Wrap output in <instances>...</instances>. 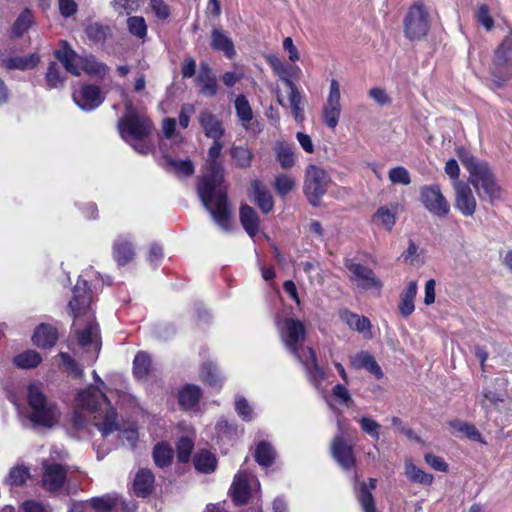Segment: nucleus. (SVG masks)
Returning <instances> with one entry per match:
<instances>
[{"label":"nucleus","instance_id":"nucleus-34","mask_svg":"<svg viewBox=\"0 0 512 512\" xmlns=\"http://www.w3.org/2000/svg\"><path fill=\"white\" fill-rule=\"evenodd\" d=\"M200 380L207 386L220 392L224 384V377L218 368L211 362L203 363L200 369Z\"/></svg>","mask_w":512,"mask_h":512},{"label":"nucleus","instance_id":"nucleus-2","mask_svg":"<svg viewBox=\"0 0 512 512\" xmlns=\"http://www.w3.org/2000/svg\"><path fill=\"white\" fill-rule=\"evenodd\" d=\"M92 290L87 280L79 278L72 290L68 303L69 314L74 319V326L83 324L82 328L73 330L77 343L81 347L92 344L100 336V327L92 310Z\"/></svg>","mask_w":512,"mask_h":512},{"label":"nucleus","instance_id":"nucleus-21","mask_svg":"<svg viewBox=\"0 0 512 512\" xmlns=\"http://www.w3.org/2000/svg\"><path fill=\"white\" fill-rule=\"evenodd\" d=\"M155 475L149 468L139 469L134 477L132 490L138 498H148L154 491Z\"/></svg>","mask_w":512,"mask_h":512},{"label":"nucleus","instance_id":"nucleus-52","mask_svg":"<svg viewBox=\"0 0 512 512\" xmlns=\"http://www.w3.org/2000/svg\"><path fill=\"white\" fill-rule=\"evenodd\" d=\"M65 79L66 78L62 75L57 63L54 61L50 62L45 74L47 88L56 89L62 87L64 85Z\"/></svg>","mask_w":512,"mask_h":512},{"label":"nucleus","instance_id":"nucleus-16","mask_svg":"<svg viewBox=\"0 0 512 512\" xmlns=\"http://www.w3.org/2000/svg\"><path fill=\"white\" fill-rule=\"evenodd\" d=\"M455 208L466 217H471L476 212L477 202L467 182L457 181L454 183Z\"/></svg>","mask_w":512,"mask_h":512},{"label":"nucleus","instance_id":"nucleus-59","mask_svg":"<svg viewBox=\"0 0 512 512\" xmlns=\"http://www.w3.org/2000/svg\"><path fill=\"white\" fill-rule=\"evenodd\" d=\"M274 188L281 197H285L295 188V181L292 177L281 174L275 178Z\"/></svg>","mask_w":512,"mask_h":512},{"label":"nucleus","instance_id":"nucleus-43","mask_svg":"<svg viewBox=\"0 0 512 512\" xmlns=\"http://www.w3.org/2000/svg\"><path fill=\"white\" fill-rule=\"evenodd\" d=\"M255 461L262 467H270L275 462L276 451L266 440L258 442L254 452Z\"/></svg>","mask_w":512,"mask_h":512},{"label":"nucleus","instance_id":"nucleus-56","mask_svg":"<svg viewBox=\"0 0 512 512\" xmlns=\"http://www.w3.org/2000/svg\"><path fill=\"white\" fill-rule=\"evenodd\" d=\"M30 477L29 468L26 466H15L11 468L8 475V482L12 486H23Z\"/></svg>","mask_w":512,"mask_h":512},{"label":"nucleus","instance_id":"nucleus-36","mask_svg":"<svg viewBox=\"0 0 512 512\" xmlns=\"http://www.w3.org/2000/svg\"><path fill=\"white\" fill-rule=\"evenodd\" d=\"M175 451L167 441L158 442L152 452L154 464L161 469L169 467L174 459Z\"/></svg>","mask_w":512,"mask_h":512},{"label":"nucleus","instance_id":"nucleus-8","mask_svg":"<svg viewBox=\"0 0 512 512\" xmlns=\"http://www.w3.org/2000/svg\"><path fill=\"white\" fill-rule=\"evenodd\" d=\"M333 459L344 470H351L356 466L355 440L338 424V432L330 444Z\"/></svg>","mask_w":512,"mask_h":512},{"label":"nucleus","instance_id":"nucleus-40","mask_svg":"<svg viewBox=\"0 0 512 512\" xmlns=\"http://www.w3.org/2000/svg\"><path fill=\"white\" fill-rule=\"evenodd\" d=\"M4 66L9 70H29L38 66L40 57L36 53L28 56H13L3 61Z\"/></svg>","mask_w":512,"mask_h":512},{"label":"nucleus","instance_id":"nucleus-51","mask_svg":"<svg viewBox=\"0 0 512 512\" xmlns=\"http://www.w3.org/2000/svg\"><path fill=\"white\" fill-rule=\"evenodd\" d=\"M194 442L188 436H181L176 442V457L179 463L186 464L191 459Z\"/></svg>","mask_w":512,"mask_h":512},{"label":"nucleus","instance_id":"nucleus-26","mask_svg":"<svg viewBox=\"0 0 512 512\" xmlns=\"http://www.w3.org/2000/svg\"><path fill=\"white\" fill-rule=\"evenodd\" d=\"M251 189L254 194L253 202L261 212L263 214L272 212L274 209V199L267 187L259 179H254L251 181Z\"/></svg>","mask_w":512,"mask_h":512},{"label":"nucleus","instance_id":"nucleus-44","mask_svg":"<svg viewBox=\"0 0 512 512\" xmlns=\"http://www.w3.org/2000/svg\"><path fill=\"white\" fill-rule=\"evenodd\" d=\"M133 375L137 380L146 379L152 370V359L145 351H139L133 360Z\"/></svg>","mask_w":512,"mask_h":512},{"label":"nucleus","instance_id":"nucleus-53","mask_svg":"<svg viewBox=\"0 0 512 512\" xmlns=\"http://www.w3.org/2000/svg\"><path fill=\"white\" fill-rule=\"evenodd\" d=\"M85 33L89 40L94 43H103L106 41L108 35L110 34V27L107 25H103L100 23H91L86 29Z\"/></svg>","mask_w":512,"mask_h":512},{"label":"nucleus","instance_id":"nucleus-63","mask_svg":"<svg viewBox=\"0 0 512 512\" xmlns=\"http://www.w3.org/2000/svg\"><path fill=\"white\" fill-rule=\"evenodd\" d=\"M476 20L484 26L487 31H490L494 27V20L490 15V9L487 4H481L476 12Z\"/></svg>","mask_w":512,"mask_h":512},{"label":"nucleus","instance_id":"nucleus-6","mask_svg":"<svg viewBox=\"0 0 512 512\" xmlns=\"http://www.w3.org/2000/svg\"><path fill=\"white\" fill-rule=\"evenodd\" d=\"M117 128L121 138L129 142V138L133 140L148 138L154 125L149 117L138 113L132 104H128L124 116L117 123Z\"/></svg>","mask_w":512,"mask_h":512},{"label":"nucleus","instance_id":"nucleus-46","mask_svg":"<svg viewBox=\"0 0 512 512\" xmlns=\"http://www.w3.org/2000/svg\"><path fill=\"white\" fill-rule=\"evenodd\" d=\"M119 497L116 494H104L92 497L88 502L97 512H112L119 504Z\"/></svg>","mask_w":512,"mask_h":512},{"label":"nucleus","instance_id":"nucleus-64","mask_svg":"<svg viewBox=\"0 0 512 512\" xmlns=\"http://www.w3.org/2000/svg\"><path fill=\"white\" fill-rule=\"evenodd\" d=\"M235 410L242 420L249 422L253 419V410L244 397L236 399Z\"/></svg>","mask_w":512,"mask_h":512},{"label":"nucleus","instance_id":"nucleus-55","mask_svg":"<svg viewBox=\"0 0 512 512\" xmlns=\"http://www.w3.org/2000/svg\"><path fill=\"white\" fill-rule=\"evenodd\" d=\"M117 413L111 408L110 411L106 413L101 423L96 424V427L101 432L103 437H106L113 433L114 431L119 430V425L116 421Z\"/></svg>","mask_w":512,"mask_h":512},{"label":"nucleus","instance_id":"nucleus-60","mask_svg":"<svg viewBox=\"0 0 512 512\" xmlns=\"http://www.w3.org/2000/svg\"><path fill=\"white\" fill-rule=\"evenodd\" d=\"M359 424L362 431L368 434L373 440L378 441L380 439V428L381 425L374 419L363 416L359 419Z\"/></svg>","mask_w":512,"mask_h":512},{"label":"nucleus","instance_id":"nucleus-20","mask_svg":"<svg viewBox=\"0 0 512 512\" xmlns=\"http://www.w3.org/2000/svg\"><path fill=\"white\" fill-rule=\"evenodd\" d=\"M266 60L274 74H276L289 89L297 87L293 78H297L298 74L301 72L298 66L282 62L274 55L268 56Z\"/></svg>","mask_w":512,"mask_h":512},{"label":"nucleus","instance_id":"nucleus-47","mask_svg":"<svg viewBox=\"0 0 512 512\" xmlns=\"http://www.w3.org/2000/svg\"><path fill=\"white\" fill-rule=\"evenodd\" d=\"M230 155L235 166L241 169L249 168L254 158L253 152L246 146H232Z\"/></svg>","mask_w":512,"mask_h":512},{"label":"nucleus","instance_id":"nucleus-61","mask_svg":"<svg viewBox=\"0 0 512 512\" xmlns=\"http://www.w3.org/2000/svg\"><path fill=\"white\" fill-rule=\"evenodd\" d=\"M389 180L392 184L409 185L411 177L408 170L403 166H396L389 170Z\"/></svg>","mask_w":512,"mask_h":512},{"label":"nucleus","instance_id":"nucleus-14","mask_svg":"<svg viewBox=\"0 0 512 512\" xmlns=\"http://www.w3.org/2000/svg\"><path fill=\"white\" fill-rule=\"evenodd\" d=\"M74 103L83 111L90 112L98 108L105 100L98 85L92 83H84L73 92Z\"/></svg>","mask_w":512,"mask_h":512},{"label":"nucleus","instance_id":"nucleus-28","mask_svg":"<svg viewBox=\"0 0 512 512\" xmlns=\"http://www.w3.org/2000/svg\"><path fill=\"white\" fill-rule=\"evenodd\" d=\"M100 399H102L103 401H105L108 404L110 403L107 395L95 387L81 390L78 392V394L76 396V400H77L78 404L82 408H84L92 413H94L98 410L99 405H100Z\"/></svg>","mask_w":512,"mask_h":512},{"label":"nucleus","instance_id":"nucleus-33","mask_svg":"<svg viewBox=\"0 0 512 512\" xmlns=\"http://www.w3.org/2000/svg\"><path fill=\"white\" fill-rule=\"evenodd\" d=\"M202 398V390L195 384H186L178 392V404L184 410L197 406Z\"/></svg>","mask_w":512,"mask_h":512},{"label":"nucleus","instance_id":"nucleus-5","mask_svg":"<svg viewBox=\"0 0 512 512\" xmlns=\"http://www.w3.org/2000/svg\"><path fill=\"white\" fill-rule=\"evenodd\" d=\"M31 408L30 420L34 425L52 428L58 421L59 410L54 402H48L46 395L36 385H29L27 395Z\"/></svg>","mask_w":512,"mask_h":512},{"label":"nucleus","instance_id":"nucleus-50","mask_svg":"<svg viewBox=\"0 0 512 512\" xmlns=\"http://www.w3.org/2000/svg\"><path fill=\"white\" fill-rule=\"evenodd\" d=\"M289 102H290L291 113H292V116L294 117L295 121L297 123H303V121L305 120L304 103H303L302 95L297 87L290 89Z\"/></svg>","mask_w":512,"mask_h":512},{"label":"nucleus","instance_id":"nucleus-10","mask_svg":"<svg viewBox=\"0 0 512 512\" xmlns=\"http://www.w3.org/2000/svg\"><path fill=\"white\" fill-rule=\"evenodd\" d=\"M41 466L42 488L53 494L61 492L68 480V467L61 463L52 462L48 459L43 460Z\"/></svg>","mask_w":512,"mask_h":512},{"label":"nucleus","instance_id":"nucleus-23","mask_svg":"<svg viewBox=\"0 0 512 512\" xmlns=\"http://www.w3.org/2000/svg\"><path fill=\"white\" fill-rule=\"evenodd\" d=\"M199 124L204 134L210 139H222L225 134V128L221 120L211 111L204 109L199 114Z\"/></svg>","mask_w":512,"mask_h":512},{"label":"nucleus","instance_id":"nucleus-19","mask_svg":"<svg viewBox=\"0 0 512 512\" xmlns=\"http://www.w3.org/2000/svg\"><path fill=\"white\" fill-rule=\"evenodd\" d=\"M303 364L309 380L319 386L327 377L325 370L319 365L316 353L313 348L307 347L303 354L296 356Z\"/></svg>","mask_w":512,"mask_h":512},{"label":"nucleus","instance_id":"nucleus-18","mask_svg":"<svg viewBox=\"0 0 512 512\" xmlns=\"http://www.w3.org/2000/svg\"><path fill=\"white\" fill-rule=\"evenodd\" d=\"M490 71L499 86L512 79V55L495 50Z\"/></svg>","mask_w":512,"mask_h":512},{"label":"nucleus","instance_id":"nucleus-39","mask_svg":"<svg viewBox=\"0 0 512 512\" xmlns=\"http://www.w3.org/2000/svg\"><path fill=\"white\" fill-rule=\"evenodd\" d=\"M417 295V283L410 281L406 288L400 294L399 313L404 317H409L415 310L414 300Z\"/></svg>","mask_w":512,"mask_h":512},{"label":"nucleus","instance_id":"nucleus-17","mask_svg":"<svg viewBox=\"0 0 512 512\" xmlns=\"http://www.w3.org/2000/svg\"><path fill=\"white\" fill-rule=\"evenodd\" d=\"M234 106L236 115L242 122V126L245 130L254 134H259L263 131V124L259 120H253V110L245 95H238L235 99Z\"/></svg>","mask_w":512,"mask_h":512},{"label":"nucleus","instance_id":"nucleus-32","mask_svg":"<svg viewBox=\"0 0 512 512\" xmlns=\"http://www.w3.org/2000/svg\"><path fill=\"white\" fill-rule=\"evenodd\" d=\"M239 220L245 230L250 236L254 237L259 232L260 219L257 212L248 204H241L239 209Z\"/></svg>","mask_w":512,"mask_h":512},{"label":"nucleus","instance_id":"nucleus-29","mask_svg":"<svg viewBox=\"0 0 512 512\" xmlns=\"http://www.w3.org/2000/svg\"><path fill=\"white\" fill-rule=\"evenodd\" d=\"M229 495L236 506L246 505L251 498V487L248 480L241 475H235Z\"/></svg>","mask_w":512,"mask_h":512},{"label":"nucleus","instance_id":"nucleus-11","mask_svg":"<svg viewBox=\"0 0 512 512\" xmlns=\"http://www.w3.org/2000/svg\"><path fill=\"white\" fill-rule=\"evenodd\" d=\"M341 111L340 84L336 79H332L327 99L322 107L321 117L323 124L334 130L339 123Z\"/></svg>","mask_w":512,"mask_h":512},{"label":"nucleus","instance_id":"nucleus-42","mask_svg":"<svg viewBox=\"0 0 512 512\" xmlns=\"http://www.w3.org/2000/svg\"><path fill=\"white\" fill-rule=\"evenodd\" d=\"M449 427L452 429V433L464 434L468 439L480 443H486L479 430L472 423L462 421L460 419H453L448 422Z\"/></svg>","mask_w":512,"mask_h":512},{"label":"nucleus","instance_id":"nucleus-41","mask_svg":"<svg viewBox=\"0 0 512 512\" xmlns=\"http://www.w3.org/2000/svg\"><path fill=\"white\" fill-rule=\"evenodd\" d=\"M377 480L375 478H369L368 484L363 482L360 485L357 499L364 512H376V504L371 490L376 488Z\"/></svg>","mask_w":512,"mask_h":512},{"label":"nucleus","instance_id":"nucleus-35","mask_svg":"<svg viewBox=\"0 0 512 512\" xmlns=\"http://www.w3.org/2000/svg\"><path fill=\"white\" fill-rule=\"evenodd\" d=\"M193 466L200 473L210 474L217 468V458L209 450L200 449L193 456Z\"/></svg>","mask_w":512,"mask_h":512},{"label":"nucleus","instance_id":"nucleus-31","mask_svg":"<svg viewBox=\"0 0 512 512\" xmlns=\"http://www.w3.org/2000/svg\"><path fill=\"white\" fill-rule=\"evenodd\" d=\"M351 364L356 370L366 369L376 379L380 380L384 377V373L375 358L367 351L357 353L352 359Z\"/></svg>","mask_w":512,"mask_h":512},{"label":"nucleus","instance_id":"nucleus-1","mask_svg":"<svg viewBox=\"0 0 512 512\" xmlns=\"http://www.w3.org/2000/svg\"><path fill=\"white\" fill-rule=\"evenodd\" d=\"M224 144L222 139H214L208 149L204 172L197 180L196 190L203 206L210 212L214 221L224 231H231V208L225 180V168L221 160Z\"/></svg>","mask_w":512,"mask_h":512},{"label":"nucleus","instance_id":"nucleus-22","mask_svg":"<svg viewBox=\"0 0 512 512\" xmlns=\"http://www.w3.org/2000/svg\"><path fill=\"white\" fill-rule=\"evenodd\" d=\"M210 47L212 50L222 52L228 59L236 55V50L232 38L228 32L222 28H213L210 36Z\"/></svg>","mask_w":512,"mask_h":512},{"label":"nucleus","instance_id":"nucleus-38","mask_svg":"<svg viewBox=\"0 0 512 512\" xmlns=\"http://www.w3.org/2000/svg\"><path fill=\"white\" fill-rule=\"evenodd\" d=\"M164 160V169L168 172L172 171L179 177H190L195 172L194 163L189 158L185 160H175L171 156L165 154Z\"/></svg>","mask_w":512,"mask_h":512},{"label":"nucleus","instance_id":"nucleus-15","mask_svg":"<svg viewBox=\"0 0 512 512\" xmlns=\"http://www.w3.org/2000/svg\"><path fill=\"white\" fill-rule=\"evenodd\" d=\"M284 342L287 348L295 355L299 356L300 347L306 339L305 324L296 318H286L284 321Z\"/></svg>","mask_w":512,"mask_h":512},{"label":"nucleus","instance_id":"nucleus-45","mask_svg":"<svg viewBox=\"0 0 512 512\" xmlns=\"http://www.w3.org/2000/svg\"><path fill=\"white\" fill-rule=\"evenodd\" d=\"M275 155L280 166L283 169H290L295 165V153L293 147L284 142L278 141L275 145Z\"/></svg>","mask_w":512,"mask_h":512},{"label":"nucleus","instance_id":"nucleus-9","mask_svg":"<svg viewBox=\"0 0 512 512\" xmlns=\"http://www.w3.org/2000/svg\"><path fill=\"white\" fill-rule=\"evenodd\" d=\"M331 177L326 170L317 166L309 165L306 169L304 181V193L312 206H318L321 198L328 190Z\"/></svg>","mask_w":512,"mask_h":512},{"label":"nucleus","instance_id":"nucleus-13","mask_svg":"<svg viewBox=\"0 0 512 512\" xmlns=\"http://www.w3.org/2000/svg\"><path fill=\"white\" fill-rule=\"evenodd\" d=\"M344 266L350 272V280L355 282L363 290L377 289L383 287L382 281L376 276L374 271L360 263H355L351 259H344Z\"/></svg>","mask_w":512,"mask_h":512},{"label":"nucleus","instance_id":"nucleus-24","mask_svg":"<svg viewBox=\"0 0 512 512\" xmlns=\"http://www.w3.org/2000/svg\"><path fill=\"white\" fill-rule=\"evenodd\" d=\"M339 316L351 329L363 334L366 339L372 338V324L368 317L360 316L348 309L341 310Z\"/></svg>","mask_w":512,"mask_h":512},{"label":"nucleus","instance_id":"nucleus-3","mask_svg":"<svg viewBox=\"0 0 512 512\" xmlns=\"http://www.w3.org/2000/svg\"><path fill=\"white\" fill-rule=\"evenodd\" d=\"M456 155L469 173L467 183L474 187L478 196L487 197L491 202L499 200L502 189L488 162L479 160L464 146L456 148Z\"/></svg>","mask_w":512,"mask_h":512},{"label":"nucleus","instance_id":"nucleus-4","mask_svg":"<svg viewBox=\"0 0 512 512\" xmlns=\"http://www.w3.org/2000/svg\"><path fill=\"white\" fill-rule=\"evenodd\" d=\"M60 44L61 48L54 51V56L68 73L78 77L83 71L90 77L99 79L106 77L109 67L99 61L95 55H78L66 40H61Z\"/></svg>","mask_w":512,"mask_h":512},{"label":"nucleus","instance_id":"nucleus-12","mask_svg":"<svg viewBox=\"0 0 512 512\" xmlns=\"http://www.w3.org/2000/svg\"><path fill=\"white\" fill-rule=\"evenodd\" d=\"M420 201L425 209L434 216L443 218L450 212V205L441 192L439 185H426L420 189Z\"/></svg>","mask_w":512,"mask_h":512},{"label":"nucleus","instance_id":"nucleus-62","mask_svg":"<svg viewBox=\"0 0 512 512\" xmlns=\"http://www.w3.org/2000/svg\"><path fill=\"white\" fill-rule=\"evenodd\" d=\"M216 432L219 436L231 439L237 435V425L229 422L226 419H220L215 426Z\"/></svg>","mask_w":512,"mask_h":512},{"label":"nucleus","instance_id":"nucleus-25","mask_svg":"<svg viewBox=\"0 0 512 512\" xmlns=\"http://www.w3.org/2000/svg\"><path fill=\"white\" fill-rule=\"evenodd\" d=\"M196 83L200 86V94L210 98H213L217 95V79L211 67L207 63L200 64V73L196 78Z\"/></svg>","mask_w":512,"mask_h":512},{"label":"nucleus","instance_id":"nucleus-54","mask_svg":"<svg viewBox=\"0 0 512 512\" xmlns=\"http://www.w3.org/2000/svg\"><path fill=\"white\" fill-rule=\"evenodd\" d=\"M373 221L391 230L396 223V215L388 207L381 206L374 213Z\"/></svg>","mask_w":512,"mask_h":512},{"label":"nucleus","instance_id":"nucleus-58","mask_svg":"<svg viewBox=\"0 0 512 512\" xmlns=\"http://www.w3.org/2000/svg\"><path fill=\"white\" fill-rule=\"evenodd\" d=\"M59 357L61 359L62 365L64 366L66 372L71 374L74 378L80 379L83 377V369L79 366V364L75 361V359L66 352H60Z\"/></svg>","mask_w":512,"mask_h":512},{"label":"nucleus","instance_id":"nucleus-27","mask_svg":"<svg viewBox=\"0 0 512 512\" xmlns=\"http://www.w3.org/2000/svg\"><path fill=\"white\" fill-rule=\"evenodd\" d=\"M59 338L58 330L56 327L42 323L36 327L32 341L34 345L42 349H49L55 346Z\"/></svg>","mask_w":512,"mask_h":512},{"label":"nucleus","instance_id":"nucleus-30","mask_svg":"<svg viewBox=\"0 0 512 512\" xmlns=\"http://www.w3.org/2000/svg\"><path fill=\"white\" fill-rule=\"evenodd\" d=\"M35 24V17L30 8H24L9 30L11 39L22 38Z\"/></svg>","mask_w":512,"mask_h":512},{"label":"nucleus","instance_id":"nucleus-57","mask_svg":"<svg viewBox=\"0 0 512 512\" xmlns=\"http://www.w3.org/2000/svg\"><path fill=\"white\" fill-rule=\"evenodd\" d=\"M129 32L137 38L143 39L147 36V25L141 16H131L127 19Z\"/></svg>","mask_w":512,"mask_h":512},{"label":"nucleus","instance_id":"nucleus-37","mask_svg":"<svg viewBox=\"0 0 512 512\" xmlns=\"http://www.w3.org/2000/svg\"><path fill=\"white\" fill-rule=\"evenodd\" d=\"M112 254L119 266H125L134 259L133 244L125 239H117L113 244Z\"/></svg>","mask_w":512,"mask_h":512},{"label":"nucleus","instance_id":"nucleus-7","mask_svg":"<svg viewBox=\"0 0 512 512\" xmlns=\"http://www.w3.org/2000/svg\"><path fill=\"white\" fill-rule=\"evenodd\" d=\"M431 19L424 2L413 3L403 20V32L410 41L421 40L430 31Z\"/></svg>","mask_w":512,"mask_h":512},{"label":"nucleus","instance_id":"nucleus-48","mask_svg":"<svg viewBox=\"0 0 512 512\" xmlns=\"http://www.w3.org/2000/svg\"><path fill=\"white\" fill-rule=\"evenodd\" d=\"M405 475L411 482L424 485H431L434 479L433 475L424 472L411 460L405 462Z\"/></svg>","mask_w":512,"mask_h":512},{"label":"nucleus","instance_id":"nucleus-49","mask_svg":"<svg viewBox=\"0 0 512 512\" xmlns=\"http://www.w3.org/2000/svg\"><path fill=\"white\" fill-rule=\"evenodd\" d=\"M42 361L41 355L35 350H26L13 359V363L22 369L36 368Z\"/></svg>","mask_w":512,"mask_h":512}]
</instances>
